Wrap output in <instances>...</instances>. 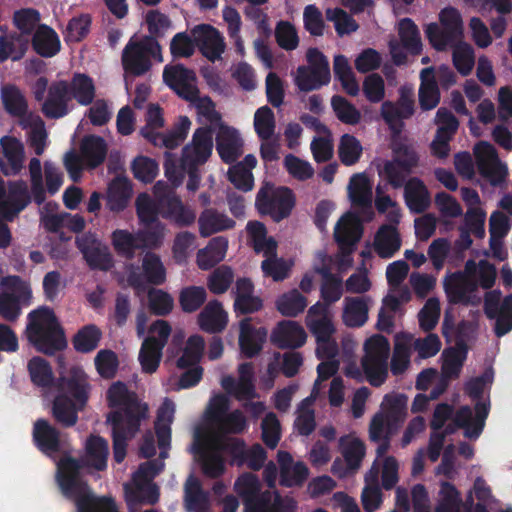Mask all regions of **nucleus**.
I'll return each mask as SVG.
<instances>
[{"mask_svg": "<svg viewBox=\"0 0 512 512\" xmlns=\"http://www.w3.org/2000/svg\"><path fill=\"white\" fill-rule=\"evenodd\" d=\"M344 462L336 459L333 464L331 471L333 474L340 477L346 476L347 474L356 472L365 457L366 450H342Z\"/></svg>", "mask_w": 512, "mask_h": 512, "instance_id": "nucleus-62", "label": "nucleus"}, {"mask_svg": "<svg viewBox=\"0 0 512 512\" xmlns=\"http://www.w3.org/2000/svg\"><path fill=\"white\" fill-rule=\"evenodd\" d=\"M190 126V119L187 116H180L170 131L151 135L153 139L149 142L154 146L175 149L186 139Z\"/></svg>", "mask_w": 512, "mask_h": 512, "instance_id": "nucleus-39", "label": "nucleus"}, {"mask_svg": "<svg viewBox=\"0 0 512 512\" xmlns=\"http://www.w3.org/2000/svg\"><path fill=\"white\" fill-rule=\"evenodd\" d=\"M207 292L202 286H188L179 294L181 309L186 313L197 311L206 301Z\"/></svg>", "mask_w": 512, "mask_h": 512, "instance_id": "nucleus-64", "label": "nucleus"}, {"mask_svg": "<svg viewBox=\"0 0 512 512\" xmlns=\"http://www.w3.org/2000/svg\"><path fill=\"white\" fill-rule=\"evenodd\" d=\"M404 201L411 213H424L431 205V195L423 180L411 177L405 180Z\"/></svg>", "mask_w": 512, "mask_h": 512, "instance_id": "nucleus-28", "label": "nucleus"}, {"mask_svg": "<svg viewBox=\"0 0 512 512\" xmlns=\"http://www.w3.org/2000/svg\"><path fill=\"white\" fill-rule=\"evenodd\" d=\"M142 268L146 282L153 285H161L164 283L166 279V271L157 254L147 252L142 260Z\"/></svg>", "mask_w": 512, "mask_h": 512, "instance_id": "nucleus-63", "label": "nucleus"}, {"mask_svg": "<svg viewBox=\"0 0 512 512\" xmlns=\"http://www.w3.org/2000/svg\"><path fill=\"white\" fill-rule=\"evenodd\" d=\"M151 58L161 62V45L152 36H144L139 41L129 42L122 52V66L126 73L138 77L146 74L152 67Z\"/></svg>", "mask_w": 512, "mask_h": 512, "instance_id": "nucleus-8", "label": "nucleus"}, {"mask_svg": "<svg viewBox=\"0 0 512 512\" xmlns=\"http://www.w3.org/2000/svg\"><path fill=\"white\" fill-rule=\"evenodd\" d=\"M163 348L158 345L154 335L144 339L138 357L144 373L152 374L156 372L161 362Z\"/></svg>", "mask_w": 512, "mask_h": 512, "instance_id": "nucleus-43", "label": "nucleus"}, {"mask_svg": "<svg viewBox=\"0 0 512 512\" xmlns=\"http://www.w3.org/2000/svg\"><path fill=\"white\" fill-rule=\"evenodd\" d=\"M33 440L37 448H60L59 431L45 419L34 423Z\"/></svg>", "mask_w": 512, "mask_h": 512, "instance_id": "nucleus-52", "label": "nucleus"}, {"mask_svg": "<svg viewBox=\"0 0 512 512\" xmlns=\"http://www.w3.org/2000/svg\"><path fill=\"white\" fill-rule=\"evenodd\" d=\"M79 459L64 454L57 462L56 481L62 494L75 500L77 512H118L112 497L96 498L86 493V484L81 480V470L94 468L103 471L107 467L109 450H85Z\"/></svg>", "mask_w": 512, "mask_h": 512, "instance_id": "nucleus-2", "label": "nucleus"}, {"mask_svg": "<svg viewBox=\"0 0 512 512\" xmlns=\"http://www.w3.org/2000/svg\"><path fill=\"white\" fill-rule=\"evenodd\" d=\"M111 243L117 255L127 260L135 257L136 251L140 250L138 234L126 229H116L111 234Z\"/></svg>", "mask_w": 512, "mask_h": 512, "instance_id": "nucleus-44", "label": "nucleus"}, {"mask_svg": "<svg viewBox=\"0 0 512 512\" xmlns=\"http://www.w3.org/2000/svg\"><path fill=\"white\" fill-rule=\"evenodd\" d=\"M58 395H64L76 402L79 407H85L89 400L91 385L84 369L80 366H72L66 375L58 377L55 383Z\"/></svg>", "mask_w": 512, "mask_h": 512, "instance_id": "nucleus-14", "label": "nucleus"}, {"mask_svg": "<svg viewBox=\"0 0 512 512\" xmlns=\"http://www.w3.org/2000/svg\"><path fill=\"white\" fill-rule=\"evenodd\" d=\"M398 34L403 48L410 54L416 56L422 52L420 31L412 19L403 18L399 21Z\"/></svg>", "mask_w": 512, "mask_h": 512, "instance_id": "nucleus-46", "label": "nucleus"}, {"mask_svg": "<svg viewBox=\"0 0 512 512\" xmlns=\"http://www.w3.org/2000/svg\"><path fill=\"white\" fill-rule=\"evenodd\" d=\"M474 155L479 174L488 179L492 186H499L508 174L507 167L498 158L495 147L486 141L474 146Z\"/></svg>", "mask_w": 512, "mask_h": 512, "instance_id": "nucleus-15", "label": "nucleus"}, {"mask_svg": "<svg viewBox=\"0 0 512 512\" xmlns=\"http://www.w3.org/2000/svg\"><path fill=\"white\" fill-rule=\"evenodd\" d=\"M27 369L31 382L40 388L48 389L54 386L55 377L49 362L39 356L28 361Z\"/></svg>", "mask_w": 512, "mask_h": 512, "instance_id": "nucleus-45", "label": "nucleus"}, {"mask_svg": "<svg viewBox=\"0 0 512 512\" xmlns=\"http://www.w3.org/2000/svg\"><path fill=\"white\" fill-rule=\"evenodd\" d=\"M307 307V298L297 289H292L276 300L277 310L286 317H296Z\"/></svg>", "mask_w": 512, "mask_h": 512, "instance_id": "nucleus-51", "label": "nucleus"}, {"mask_svg": "<svg viewBox=\"0 0 512 512\" xmlns=\"http://www.w3.org/2000/svg\"><path fill=\"white\" fill-rule=\"evenodd\" d=\"M363 349L361 367L365 378L371 386L380 387L388 378L390 343L385 336L375 334L365 341Z\"/></svg>", "mask_w": 512, "mask_h": 512, "instance_id": "nucleus-6", "label": "nucleus"}, {"mask_svg": "<svg viewBox=\"0 0 512 512\" xmlns=\"http://www.w3.org/2000/svg\"><path fill=\"white\" fill-rule=\"evenodd\" d=\"M76 245L90 269L107 271L113 266V256L109 247L96 234H82L76 238Z\"/></svg>", "mask_w": 512, "mask_h": 512, "instance_id": "nucleus-16", "label": "nucleus"}, {"mask_svg": "<svg viewBox=\"0 0 512 512\" xmlns=\"http://www.w3.org/2000/svg\"><path fill=\"white\" fill-rule=\"evenodd\" d=\"M191 35L201 54L211 62L221 59L226 44L217 28L210 24H199L191 29Z\"/></svg>", "mask_w": 512, "mask_h": 512, "instance_id": "nucleus-19", "label": "nucleus"}, {"mask_svg": "<svg viewBox=\"0 0 512 512\" xmlns=\"http://www.w3.org/2000/svg\"><path fill=\"white\" fill-rule=\"evenodd\" d=\"M485 387L484 376L470 379L465 384V393L475 401V416L471 407L461 406L454 418L455 424L464 430V436L468 439H477L483 432L485 421L490 412V401L483 400Z\"/></svg>", "mask_w": 512, "mask_h": 512, "instance_id": "nucleus-5", "label": "nucleus"}, {"mask_svg": "<svg viewBox=\"0 0 512 512\" xmlns=\"http://www.w3.org/2000/svg\"><path fill=\"white\" fill-rule=\"evenodd\" d=\"M201 459L203 473L210 478H218L225 471V461L220 452L223 450H190Z\"/></svg>", "mask_w": 512, "mask_h": 512, "instance_id": "nucleus-54", "label": "nucleus"}, {"mask_svg": "<svg viewBox=\"0 0 512 512\" xmlns=\"http://www.w3.org/2000/svg\"><path fill=\"white\" fill-rule=\"evenodd\" d=\"M363 227L358 215L346 213L336 224L334 237L340 246H353L362 237Z\"/></svg>", "mask_w": 512, "mask_h": 512, "instance_id": "nucleus-33", "label": "nucleus"}, {"mask_svg": "<svg viewBox=\"0 0 512 512\" xmlns=\"http://www.w3.org/2000/svg\"><path fill=\"white\" fill-rule=\"evenodd\" d=\"M453 65L462 76H468L475 64L473 47L466 42L454 44L452 53Z\"/></svg>", "mask_w": 512, "mask_h": 512, "instance_id": "nucleus-57", "label": "nucleus"}, {"mask_svg": "<svg viewBox=\"0 0 512 512\" xmlns=\"http://www.w3.org/2000/svg\"><path fill=\"white\" fill-rule=\"evenodd\" d=\"M415 111V101L413 92L410 89L402 87L400 96L396 104L391 101H385L381 106V116L395 132L399 133L403 127V119H409Z\"/></svg>", "mask_w": 512, "mask_h": 512, "instance_id": "nucleus-18", "label": "nucleus"}, {"mask_svg": "<svg viewBox=\"0 0 512 512\" xmlns=\"http://www.w3.org/2000/svg\"><path fill=\"white\" fill-rule=\"evenodd\" d=\"M199 233L202 237H209L220 231L232 229L235 221L224 213L215 209H205L198 218Z\"/></svg>", "mask_w": 512, "mask_h": 512, "instance_id": "nucleus-38", "label": "nucleus"}, {"mask_svg": "<svg viewBox=\"0 0 512 512\" xmlns=\"http://www.w3.org/2000/svg\"><path fill=\"white\" fill-rule=\"evenodd\" d=\"M107 151V143L98 135L85 136L80 145L81 157L90 169H95L104 162Z\"/></svg>", "mask_w": 512, "mask_h": 512, "instance_id": "nucleus-35", "label": "nucleus"}, {"mask_svg": "<svg viewBox=\"0 0 512 512\" xmlns=\"http://www.w3.org/2000/svg\"><path fill=\"white\" fill-rule=\"evenodd\" d=\"M213 132L209 126L196 129L191 143L182 149V164L189 168H196L204 164L211 156L213 149Z\"/></svg>", "mask_w": 512, "mask_h": 512, "instance_id": "nucleus-17", "label": "nucleus"}, {"mask_svg": "<svg viewBox=\"0 0 512 512\" xmlns=\"http://www.w3.org/2000/svg\"><path fill=\"white\" fill-rule=\"evenodd\" d=\"M204 347L205 342L202 336H190L183 349L182 355L177 359L176 366L179 369L200 366L199 362L202 358Z\"/></svg>", "mask_w": 512, "mask_h": 512, "instance_id": "nucleus-49", "label": "nucleus"}, {"mask_svg": "<svg viewBox=\"0 0 512 512\" xmlns=\"http://www.w3.org/2000/svg\"><path fill=\"white\" fill-rule=\"evenodd\" d=\"M227 323L228 315L218 300L208 302L198 315L199 327L207 333H220L226 328Z\"/></svg>", "mask_w": 512, "mask_h": 512, "instance_id": "nucleus-31", "label": "nucleus"}, {"mask_svg": "<svg viewBox=\"0 0 512 512\" xmlns=\"http://www.w3.org/2000/svg\"><path fill=\"white\" fill-rule=\"evenodd\" d=\"M228 240L223 236L212 238L207 246L197 252V265L202 270H210L220 263L227 252Z\"/></svg>", "mask_w": 512, "mask_h": 512, "instance_id": "nucleus-36", "label": "nucleus"}, {"mask_svg": "<svg viewBox=\"0 0 512 512\" xmlns=\"http://www.w3.org/2000/svg\"><path fill=\"white\" fill-rule=\"evenodd\" d=\"M391 149L393 157L385 161L379 175L394 189H399L419 165V154L413 145L403 141H394Z\"/></svg>", "mask_w": 512, "mask_h": 512, "instance_id": "nucleus-9", "label": "nucleus"}, {"mask_svg": "<svg viewBox=\"0 0 512 512\" xmlns=\"http://www.w3.org/2000/svg\"><path fill=\"white\" fill-rule=\"evenodd\" d=\"M243 141L236 129L221 126L216 136V150L226 164L234 163L242 154Z\"/></svg>", "mask_w": 512, "mask_h": 512, "instance_id": "nucleus-29", "label": "nucleus"}, {"mask_svg": "<svg viewBox=\"0 0 512 512\" xmlns=\"http://www.w3.org/2000/svg\"><path fill=\"white\" fill-rule=\"evenodd\" d=\"M132 185L126 177L117 176L107 189L106 207L112 212L123 211L131 198Z\"/></svg>", "mask_w": 512, "mask_h": 512, "instance_id": "nucleus-34", "label": "nucleus"}, {"mask_svg": "<svg viewBox=\"0 0 512 512\" xmlns=\"http://www.w3.org/2000/svg\"><path fill=\"white\" fill-rule=\"evenodd\" d=\"M362 151V145L355 136L351 134L341 136L338 145V156L343 165L352 166L356 164L361 158Z\"/></svg>", "mask_w": 512, "mask_h": 512, "instance_id": "nucleus-56", "label": "nucleus"}, {"mask_svg": "<svg viewBox=\"0 0 512 512\" xmlns=\"http://www.w3.org/2000/svg\"><path fill=\"white\" fill-rule=\"evenodd\" d=\"M163 82L181 99L196 104L197 108L211 110L214 103L210 97H200L196 85V73L183 64L166 65L163 69Z\"/></svg>", "mask_w": 512, "mask_h": 512, "instance_id": "nucleus-7", "label": "nucleus"}, {"mask_svg": "<svg viewBox=\"0 0 512 512\" xmlns=\"http://www.w3.org/2000/svg\"><path fill=\"white\" fill-rule=\"evenodd\" d=\"M348 194L353 206L361 212L365 221L374 217L372 208V186L364 173L354 174L349 181Z\"/></svg>", "mask_w": 512, "mask_h": 512, "instance_id": "nucleus-22", "label": "nucleus"}, {"mask_svg": "<svg viewBox=\"0 0 512 512\" xmlns=\"http://www.w3.org/2000/svg\"><path fill=\"white\" fill-rule=\"evenodd\" d=\"M175 404L165 398L157 410L153 430H146L138 448H171L172 429L174 421Z\"/></svg>", "mask_w": 512, "mask_h": 512, "instance_id": "nucleus-12", "label": "nucleus"}, {"mask_svg": "<svg viewBox=\"0 0 512 512\" xmlns=\"http://www.w3.org/2000/svg\"><path fill=\"white\" fill-rule=\"evenodd\" d=\"M230 464L237 467H247L253 471L260 470L267 460V450H229Z\"/></svg>", "mask_w": 512, "mask_h": 512, "instance_id": "nucleus-55", "label": "nucleus"}, {"mask_svg": "<svg viewBox=\"0 0 512 512\" xmlns=\"http://www.w3.org/2000/svg\"><path fill=\"white\" fill-rule=\"evenodd\" d=\"M33 50L44 58L55 56L61 48V42L55 30L46 24H40L32 36Z\"/></svg>", "mask_w": 512, "mask_h": 512, "instance_id": "nucleus-32", "label": "nucleus"}, {"mask_svg": "<svg viewBox=\"0 0 512 512\" xmlns=\"http://www.w3.org/2000/svg\"><path fill=\"white\" fill-rule=\"evenodd\" d=\"M32 199V193H29L25 181H10L8 193L6 192L4 197V206L0 210V217L8 222L13 221L30 204Z\"/></svg>", "mask_w": 512, "mask_h": 512, "instance_id": "nucleus-21", "label": "nucleus"}, {"mask_svg": "<svg viewBox=\"0 0 512 512\" xmlns=\"http://www.w3.org/2000/svg\"><path fill=\"white\" fill-rule=\"evenodd\" d=\"M84 408L64 395H57L53 400L52 415L61 426L72 427L78 421V412Z\"/></svg>", "mask_w": 512, "mask_h": 512, "instance_id": "nucleus-42", "label": "nucleus"}, {"mask_svg": "<svg viewBox=\"0 0 512 512\" xmlns=\"http://www.w3.org/2000/svg\"><path fill=\"white\" fill-rule=\"evenodd\" d=\"M26 333L35 349L52 356L67 346L64 331L55 313L48 307H41L28 314Z\"/></svg>", "mask_w": 512, "mask_h": 512, "instance_id": "nucleus-4", "label": "nucleus"}, {"mask_svg": "<svg viewBox=\"0 0 512 512\" xmlns=\"http://www.w3.org/2000/svg\"><path fill=\"white\" fill-rule=\"evenodd\" d=\"M0 316L7 322H15L21 314V299L31 296L29 286L19 276H6L1 281Z\"/></svg>", "mask_w": 512, "mask_h": 512, "instance_id": "nucleus-13", "label": "nucleus"}, {"mask_svg": "<svg viewBox=\"0 0 512 512\" xmlns=\"http://www.w3.org/2000/svg\"><path fill=\"white\" fill-rule=\"evenodd\" d=\"M443 288L451 304L467 305L469 294L477 289V285L465 273L456 271L445 277Z\"/></svg>", "mask_w": 512, "mask_h": 512, "instance_id": "nucleus-27", "label": "nucleus"}, {"mask_svg": "<svg viewBox=\"0 0 512 512\" xmlns=\"http://www.w3.org/2000/svg\"><path fill=\"white\" fill-rule=\"evenodd\" d=\"M268 331L265 327L255 328L251 318L240 321L239 348L244 358L252 359L260 354L266 342Z\"/></svg>", "mask_w": 512, "mask_h": 512, "instance_id": "nucleus-25", "label": "nucleus"}, {"mask_svg": "<svg viewBox=\"0 0 512 512\" xmlns=\"http://www.w3.org/2000/svg\"><path fill=\"white\" fill-rule=\"evenodd\" d=\"M106 398L109 407L116 409L107 415V422L112 427V448H127L128 441L136 436L141 422L147 418L148 406L121 381L109 387Z\"/></svg>", "mask_w": 512, "mask_h": 512, "instance_id": "nucleus-3", "label": "nucleus"}, {"mask_svg": "<svg viewBox=\"0 0 512 512\" xmlns=\"http://www.w3.org/2000/svg\"><path fill=\"white\" fill-rule=\"evenodd\" d=\"M368 304L364 297L344 299L343 322L348 327H362L368 320Z\"/></svg>", "mask_w": 512, "mask_h": 512, "instance_id": "nucleus-40", "label": "nucleus"}, {"mask_svg": "<svg viewBox=\"0 0 512 512\" xmlns=\"http://www.w3.org/2000/svg\"><path fill=\"white\" fill-rule=\"evenodd\" d=\"M102 332L95 324H88L80 328L72 338V345L79 353H90L100 343Z\"/></svg>", "mask_w": 512, "mask_h": 512, "instance_id": "nucleus-48", "label": "nucleus"}, {"mask_svg": "<svg viewBox=\"0 0 512 512\" xmlns=\"http://www.w3.org/2000/svg\"><path fill=\"white\" fill-rule=\"evenodd\" d=\"M440 25L433 22L426 26L425 34L431 46L437 51H444L454 45L463 36V21L459 11L446 7L439 13Z\"/></svg>", "mask_w": 512, "mask_h": 512, "instance_id": "nucleus-11", "label": "nucleus"}, {"mask_svg": "<svg viewBox=\"0 0 512 512\" xmlns=\"http://www.w3.org/2000/svg\"><path fill=\"white\" fill-rule=\"evenodd\" d=\"M293 498L282 497L276 490H265L245 504L246 512H296Z\"/></svg>", "mask_w": 512, "mask_h": 512, "instance_id": "nucleus-24", "label": "nucleus"}, {"mask_svg": "<svg viewBox=\"0 0 512 512\" xmlns=\"http://www.w3.org/2000/svg\"><path fill=\"white\" fill-rule=\"evenodd\" d=\"M307 335L303 327L292 320H282L273 329L270 340L280 349H296L303 346Z\"/></svg>", "mask_w": 512, "mask_h": 512, "instance_id": "nucleus-26", "label": "nucleus"}, {"mask_svg": "<svg viewBox=\"0 0 512 512\" xmlns=\"http://www.w3.org/2000/svg\"><path fill=\"white\" fill-rule=\"evenodd\" d=\"M407 403L408 397L405 394L385 395L383 400L385 411L382 413L392 425L400 428L407 416Z\"/></svg>", "mask_w": 512, "mask_h": 512, "instance_id": "nucleus-50", "label": "nucleus"}, {"mask_svg": "<svg viewBox=\"0 0 512 512\" xmlns=\"http://www.w3.org/2000/svg\"><path fill=\"white\" fill-rule=\"evenodd\" d=\"M401 237L396 226L383 224L374 237V249L382 259L392 258L401 248Z\"/></svg>", "mask_w": 512, "mask_h": 512, "instance_id": "nucleus-30", "label": "nucleus"}, {"mask_svg": "<svg viewBox=\"0 0 512 512\" xmlns=\"http://www.w3.org/2000/svg\"><path fill=\"white\" fill-rule=\"evenodd\" d=\"M276 122L272 109L268 106L258 108L254 114V129L260 140H269L275 132Z\"/></svg>", "mask_w": 512, "mask_h": 512, "instance_id": "nucleus-60", "label": "nucleus"}, {"mask_svg": "<svg viewBox=\"0 0 512 512\" xmlns=\"http://www.w3.org/2000/svg\"><path fill=\"white\" fill-rule=\"evenodd\" d=\"M399 427L392 425L382 412L376 413L369 425L371 441L378 443V448H390V439L397 433Z\"/></svg>", "mask_w": 512, "mask_h": 512, "instance_id": "nucleus-41", "label": "nucleus"}, {"mask_svg": "<svg viewBox=\"0 0 512 512\" xmlns=\"http://www.w3.org/2000/svg\"><path fill=\"white\" fill-rule=\"evenodd\" d=\"M184 502L188 511L196 512L203 508L206 503V496L203 492L200 481L190 475L184 487Z\"/></svg>", "mask_w": 512, "mask_h": 512, "instance_id": "nucleus-61", "label": "nucleus"}, {"mask_svg": "<svg viewBox=\"0 0 512 512\" xmlns=\"http://www.w3.org/2000/svg\"><path fill=\"white\" fill-rule=\"evenodd\" d=\"M71 100L69 83L65 80L53 82L48 88L47 98L42 104L43 114L50 119H59L68 114Z\"/></svg>", "mask_w": 512, "mask_h": 512, "instance_id": "nucleus-23", "label": "nucleus"}, {"mask_svg": "<svg viewBox=\"0 0 512 512\" xmlns=\"http://www.w3.org/2000/svg\"><path fill=\"white\" fill-rule=\"evenodd\" d=\"M255 206L261 215L280 222L290 216L295 206V195L288 187L265 183L257 192Z\"/></svg>", "mask_w": 512, "mask_h": 512, "instance_id": "nucleus-10", "label": "nucleus"}, {"mask_svg": "<svg viewBox=\"0 0 512 512\" xmlns=\"http://www.w3.org/2000/svg\"><path fill=\"white\" fill-rule=\"evenodd\" d=\"M331 107L337 119L344 124L357 125L361 120L360 111L343 96H332Z\"/></svg>", "mask_w": 512, "mask_h": 512, "instance_id": "nucleus-59", "label": "nucleus"}, {"mask_svg": "<svg viewBox=\"0 0 512 512\" xmlns=\"http://www.w3.org/2000/svg\"><path fill=\"white\" fill-rule=\"evenodd\" d=\"M140 250L157 249L163 244L165 225L162 222L151 223L137 231Z\"/></svg>", "mask_w": 512, "mask_h": 512, "instance_id": "nucleus-58", "label": "nucleus"}, {"mask_svg": "<svg viewBox=\"0 0 512 512\" xmlns=\"http://www.w3.org/2000/svg\"><path fill=\"white\" fill-rule=\"evenodd\" d=\"M420 77L421 84L418 93L420 107L423 111L432 110L440 102V91L434 69L432 67L422 69Z\"/></svg>", "mask_w": 512, "mask_h": 512, "instance_id": "nucleus-37", "label": "nucleus"}, {"mask_svg": "<svg viewBox=\"0 0 512 512\" xmlns=\"http://www.w3.org/2000/svg\"><path fill=\"white\" fill-rule=\"evenodd\" d=\"M135 207L139 222L143 226L160 222L158 220V216L160 215L159 197L154 200L149 194L140 193L136 198Z\"/></svg>", "mask_w": 512, "mask_h": 512, "instance_id": "nucleus-53", "label": "nucleus"}, {"mask_svg": "<svg viewBox=\"0 0 512 512\" xmlns=\"http://www.w3.org/2000/svg\"><path fill=\"white\" fill-rule=\"evenodd\" d=\"M25 151L23 143L14 136L0 139V170L5 176H15L23 169Z\"/></svg>", "mask_w": 512, "mask_h": 512, "instance_id": "nucleus-20", "label": "nucleus"}, {"mask_svg": "<svg viewBox=\"0 0 512 512\" xmlns=\"http://www.w3.org/2000/svg\"><path fill=\"white\" fill-rule=\"evenodd\" d=\"M248 428V423L239 409L229 412V400L224 394L211 398L204 414L203 422L193 431L189 448H248L240 434ZM249 448H263L255 443Z\"/></svg>", "mask_w": 512, "mask_h": 512, "instance_id": "nucleus-1", "label": "nucleus"}, {"mask_svg": "<svg viewBox=\"0 0 512 512\" xmlns=\"http://www.w3.org/2000/svg\"><path fill=\"white\" fill-rule=\"evenodd\" d=\"M70 95L80 105L91 104L95 97V85L91 77L83 73H75L69 83Z\"/></svg>", "mask_w": 512, "mask_h": 512, "instance_id": "nucleus-47", "label": "nucleus"}]
</instances>
